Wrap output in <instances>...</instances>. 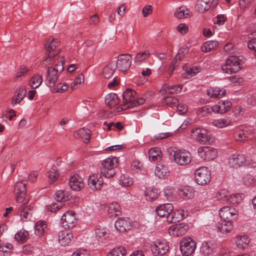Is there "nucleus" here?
Returning <instances> with one entry per match:
<instances>
[{
  "label": "nucleus",
  "instance_id": "1",
  "mask_svg": "<svg viewBox=\"0 0 256 256\" xmlns=\"http://www.w3.org/2000/svg\"><path fill=\"white\" fill-rule=\"evenodd\" d=\"M64 58L60 57L57 58L56 62H55L54 66L48 68L44 81L47 86L50 88H53L56 86L59 74L64 70Z\"/></svg>",
  "mask_w": 256,
  "mask_h": 256
},
{
  "label": "nucleus",
  "instance_id": "2",
  "mask_svg": "<svg viewBox=\"0 0 256 256\" xmlns=\"http://www.w3.org/2000/svg\"><path fill=\"white\" fill-rule=\"evenodd\" d=\"M174 206L172 204L167 203L160 204L156 209V212L158 216L160 217L166 218L168 223H176L180 220L183 219L184 216H181L180 218L176 216L177 214L173 212ZM179 214V212H177Z\"/></svg>",
  "mask_w": 256,
  "mask_h": 256
},
{
  "label": "nucleus",
  "instance_id": "3",
  "mask_svg": "<svg viewBox=\"0 0 256 256\" xmlns=\"http://www.w3.org/2000/svg\"><path fill=\"white\" fill-rule=\"evenodd\" d=\"M118 159L116 157H110L105 159L102 164L100 172L108 178L113 177L116 174L115 168L118 166Z\"/></svg>",
  "mask_w": 256,
  "mask_h": 256
},
{
  "label": "nucleus",
  "instance_id": "4",
  "mask_svg": "<svg viewBox=\"0 0 256 256\" xmlns=\"http://www.w3.org/2000/svg\"><path fill=\"white\" fill-rule=\"evenodd\" d=\"M191 132L192 137L201 144H209L214 142V137L205 129L196 128Z\"/></svg>",
  "mask_w": 256,
  "mask_h": 256
},
{
  "label": "nucleus",
  "instance_id": "5",
  "mask_svg": "<svg viewBox=\"0 0 256 256\" xmlns=\"http://www.w3.org/2000/svg\"><path fill=\"white\" fill-rule=\"evenodd\" d=\"M242 66L238 58L236 56H232L226 58L225 64L222 66V70L226 74H232L238 72Z\"/></svg>",
  "mask_w": 256,
  "mask_h": 256
},
{
  "label": "nucleus",
  "instance_id": "6",
  "mask_svg": "<svg viewBox=\"0 0 256 256\" xmlns=\"http://www.w3.org/2000/svg\"><path fill=\"white\" fill-rule=\"evenodd\" d=\"M194 177L198 184L200 186L206 185L210 181V172L207 167L199 168L195 170Z\"/></svg>",
  "mask_w": 256,
  "mask_h": 256
},
{
  "label": "nucleus",
  "instance_id": "7",
  "mask_svg": "<svg viewBox=\"0 0 256 256\" xmlns=\"http://www.w3.org/2000/svg\"><path fill=\"white\" fill-rule=\"evenodd\" d=\"M254 136V130L250 127H242L235 131L234 138L236 140L244 142L252 138Z\"/></svg>",
  "mask_w": 256,
  "mask_h": 256
},
{
  "label": "nucleus",
  "instance_id": "8",
  "mask_svg": "<svg viewBox=\"0 0 256 256\" xmlns=\"http://www.w3.org/2000/svg\"><path fill=\"white\" fill-rule=\"evenodd\" d=\"M196 242L190 238H184L180 243V249L182 254L186 256L192 254L196 248Z\"/></svg>",
  "mask_w": 256,
  "mask_h": 256
},
{
  "label": "nucleus",
  "instance_id": "9",
  "mask_svg": "<svg viewBox=\"0 0 256 256\" xmlns=\"http://www.w3.org/2000/svg\"><path fill=\"white\" fill-rule=\"evenodd\" d=\"M174 160L180 166H186L192 161V156L190 152L184 150H176L174 154Z\"/></svg>",
  "mask_w": 256,
  "mask_h": 256
},
{
  "label": "nucleus",
  "instance_id": "10",
  "mask_svg": "<svg viewBox=\"0 0 256 256\" xmlns=\"http://www.w3.org/2000/svg\"><path fill=\"white\" fill-rule=\"evenodd\" d=\"M132 57L129 54H120L116 64V68L121 72H126L131 66Z\"/></svg>",
  "mask_w": 256,
  "mask_h": 256
},
{
  "label": "nucleus",
  "instance_id": "11",
  "mask_svg": "<svg viewBox=\"0 0 256 256\" xmlns=\"http://www.w3.org/2000/svg\"><path fill=\"white\" fill-rule=\"evenodd\" d=\"M198 152L200 158L205 160H214L217 156L216 150L210 146H201L198 148Z\"/></svg>",
  "mask_w": 256,
  "mask_h": 256
},
{
  "label": "nucleus",
  "instance_id": "12",
  "mask_svg": "<svg viewBox=\"0 0 256 256\" xmlns=\"http://www.w3.org/2000/svg\"><path fill=\"white\" fill-rule=\"evenodd\" d=\"M59 42L54 38H49L45 46L46 50V53L48 52V56L46 58V61L48 62V60H51L55 56L58 54L59 50L58 51L55 48L58 46Z\"/></svg>",
  "mask_w": 256,
  "mask_h": 256
},
{
  "label": "nucleus",
  "instance_id": "13",
  "mask_svg": "<svg viewBox=\"0 0 256 256\" xmlns=\"http://www.w3.org/2000/svg\"><path fill=\"white\" fill-rule=\"evenodd\" d=\"M76 214L71 211H68L62 217L61 222L65 228H72L77 223L78 219L75 216Z\"/></svg>",
  "mask_w": 256,
  "mask_h": 256
},
{
  "label": "nucleus",
  "instance_id": "14",
  "mask_svg": "<svg viewBox=\"0 0 256 256\" xmlns=\"http://www.w3.org/2000/svg\"><path fill=\"white\" fill-rule=\"evenodd\" d=\"M26 184L22 181L18 182L14 186V193L18 202H22L26 195Z\"/></svg>",
  "mask_w": 256,
  "mask_h": 256
},
{
  "label": "nucleus",
  "instance_id": "15",
  "mask_svg": "<svg viewBox=\"0 0 256 256\" xmlns=\"http://www.w3.org/2000/svg\"><path fill=\"white\" fill-rule=\"evenodd\" d=\"M246 158L244 154H232L228 158V164L230 166L238 168L246 164Z\"/></svg>",
  "mask_w": 256,
  "mask_h": 256
},
{
  "label": "nucleus",
  "instance_id": "16",
  "mask_svg": "<svg viewBox=\"0 0 256 256\" xmlns=\"http://www.w3.org/2000/svg\"><path fill=\"white\" fill-rule=\"evenodd\" d=\"M238 215V211L234 208L226 206L222 208L220 212V218L224 220H232L235 219Z\"/></svg>",
  "mask_w": 256,
  "mask_h": 256
},
{
  "label": "nucleus",
  "instance_id": "17",
  "mask_svg": "<svg viewBox=\"0 0 256 256\" xmlns=\"http://www.w3.org/2000/svg\"><path fill=\"white\" fill-rule=\"evenodd\" d=\"M188 226L184 223H180L170 226L168 232L174 236H180L184 235L188 231Z\"/></svg>",
  "mask_w": 256,
  "mask_h": 256
},
{
  "label": "nucleus",
  "instance_id": "18",
  "mask_svg": "<svg viewBox=\"0 0 256 256\" xmlns=\"http://www.w3.org/2000/svg\"><path fill=\"white\" fill-rule=\"evenodd\" d=\"M88 184L92 190H100L104 184L102 178L98 174H92L89 176L88 180Z\"/></svg>",
  "mask_w": 256,
  "mask_h": 256
},
{
  "label": "nucleus",
  "instance_id": "19",
  "mask_svg": "<svg viewBox=\"0 0 256 256\" xmlns=\"http://www.w3.org/2000/svg\"><path fill=\"white\" fill-rule=\"evenodd\" d=\"M169 248L168 245L164 242L156 241L152 246V251L155 256L164 254Z\"/></svg>",
  "mask_w": 256,
  "mask_h": 256
},
{
  "label": "nucleus",
  "instance_id": "20",
  "mask_svg": "<svg viewBox=\"0 0 256 256\" xmlns=\"http://www.w3.org/2000/svg\"><path fill=\"white\" fill-rule=\"evenodd\" d=\"M132 226V222L130 218H121L117 220L114 224L116 230L120 232H125L130 230Z\"/></svg>",
  "mask_w": 256,
  "mask_h": 256
},
{
  "label": "nucleus",
  "instance_id": "21",
  "mask_svg": "<svg viewBox=\"0 0 256 256\" xmlns=\"http://www.w3.org/2000/svg\"><path fill=\"white\" fill-rule=\"evenodd\" d=\"M232 104L228 100H223L219 102L217 104L212 107V110L215 113L224 114L229 110Z\"/></svg>",
  "mask_w": 256,
  "mask_h": 256
},
{
  "label": "nucleus",
  "instance_id": "22",
  "mask_svg": "<svg viewBox=\"0 0 256 256\" xmlns=\"http://www.w3.org/2000/svg\"><path fill=\"white\" fill-rule=\"evenodd\" d=\"M69 184L72 190L79 191L84 186V180L78 174H74L70 178Z\"/></svg>",
  "mask_w": 256,
  "mask_h": 256
},
{
  "label": "nucleus",
  "instance_id": "23",
  "mask_svg": "<svg viewBox=\"0 0 256 256\" xmlns=\"http://www.w3.org/2000/svg\"><path fill=\"white\" fill-rule=\"evenodd\" d=\"M136 94V92L130 88H128L122 94L124 103L121 105V108L122 110H124L128 108L126 106H128L130 102L133 101L134 100L132 98H134Z\"/></svg>",
  "mask_w": 256,
  "mask_h": 256
},
{
  "label": "nucleus",
  "instance_id": "24",
  "mask_svg": "<svg viewBox=\"0 0 256 256\" xmlns=\"http://www.w3.org/2000/svg\"><path fill=\"white\" fill-rule=\"evenodd\" d=\"M233 224L231 220H222L216 224L218 231L222 234L230 232L233 229Z\"/></svg>",
  "mask_w": 256,
  "mask_h": 256
},
{
  "label": "nucleus",
  "instance_id": "25",
  "mask_svg": "<svg viewBox=\"0 0 256 256\" xmlns=\"http://www.w3.org/2000/svg\"><path fill=\"white\" fill-rule=\"evenodd\" d=\"M59 242L62 246H67L73 238L72 233L68 232L67 230H62L58 234Z\"/></svg>",
  "mask_w": 256,
  "mask_h": 256
},
{
  "label": "nucleus",
  "instance_id": "26",
  "mask_svg": "<svg viewBox=\"0 0 256 256\" xmlns=\"http://www.w3.org/2000/svg\"><path fill=\"white\" fill-rule=\"evenodd\" d=\"M212 5L210 0H198L195 8L198 12L202 13L212 8Z\"/></svg>",
  "mask_w": 256,
  "mask_h": 256
},
{
  "label": "nucleus",
  "instance_id": "27",
  "mask_svg": "<svg viewBox=\"0 0 256 256\" xmlns=\"http://www.w3.org/2000/svg\"><path fill=\"white\" fill-rule=\"evenodd\" d=\"M154 174L160 178H164L168 176L169 170L168 166L162 164H157Z\"/></svg>",
  "mask_w": 256,
  "mask_h": 256
},
{
  "label": "nucleus",
  "instance_id": "28",
  "mask_svg": "<svg viewBox=\"0 0 256 256\" xmlns=\"http://www.w3.org/2000/svg\"><path fill=\"white\" fill-rule=\"evenodd\" d=\"M32 210L33 206L30 204L28 205V202L21 204L19 208L20 216L26 219L31 216Z\"/></svg>",
  "mask_w": 256,
  "mask_h": 256
},
{
  "label": "nucleus",
  "instance_id": "29",
  "mask_svg": "<svg viewBox=\"0 0 256 256\" xmlns=\"http://www.w3.org/2000/svg\"><path fill=\"white\" fill-rule=\"evenodd\" d=\"M148 154L149 159L151 161L158 162L162 160V154L160 148H150L148 150Z\"/></svg>",
  "mask_w": 256,
  "mask_h": 256
},
{
  "label": "nucleus",
  "instance_id": "30",
  "mask_svg": "<svg viewBox=\"0 0 256 256\" xmlns=\"http://www.w3.org/2000/svg\"><path fill=\"white\" fill-rule=\"evenodd\" d=\"M120 100L118 96L114 93L107 94L105 98V103L110 108H114L118 105Z\"/></svg>",
  "mask_w": 256,
  "mask_h": 256
},
{
  "label": "nucleus",
  "instance_id": "31",
  "mask_svg": "<svg viewBox=\"0 0 256 256\" xmlns=\"http://www.w3.org/2000/svg\"><path fill=\"white\" fill-rule=\"evenodd\" d=\"M116 70V64L114 62L109 63L102 70V74L104 78H109L112 76Z\"/></svg>",
  "mask_w": 256,
  "mask_h": 256
},
{
  "label": "nucleus",
  "instance_id": "32",
  "mask_svg": "<svg viewBox=\"0 0 256 256\" xmlns=\"http://www.w3.org/2000/svg\"><path fill=\"white\" fill-rule=\"evenodd\" d=\"M74 136L83 138L84 142L88 143L90 137V131L88 128H81L74 132Z\"/></svg>",
  "mask_w": 256,
  "mask_h": 256
},
{
  "label": "nucleus",
  "instance_id": "33",
  "mask_svg": "<svg viewBox=\"0 0 256 256\" xmlns=\"http://www.w3.org/2000/svg\"><path fill=\"white\" fill-rule=\"evenodd\" d=\"M120 205L116 202H112L108 206V212L110 216H118L120 214Z\"/></svg>",
  "mask_w": 256,
  "mask_h": 256
},
{
  "label": "nucleus",
  "instance_id": "34",
  "mask_svg": "<svg viewBox=\"0 0 256 256\" xmlns=\"http://www.w3.org/2000/svg\"><path fill=\"white\" fill-rule=\"evenodd\" d=\"M206 94L212 98H220L226 94V90L218 88H210L206 90Z\"/></svg>",
  "mask_w": 256,
  "mask_h": 256
},
{
  "label": "nucleus",
  "instance_id": "35",
  "mask_svg": "<svg viewBox=\"0 0 256 256\" xmlns=\"http://www.w3.org/2000/svg\"><path fill=\"white\" fill-rule=\"evenodd\" d=\"M235 242L238 248L244 249L249 244L250 240L246 235L238 236L236 238Z\"/></svg>",
  "mask_w": 256,
  "mask_h": 256
},
{
  "label": "nucleus",
  "instance_id": "36",
  "mask_svg": "<svg viewBox=\"0 0 256 256\" xmlns=\"http://www.w3.org/2000/svg\"><path fill=\"white\" fill-rule=\"evenodd\" d=\"M95 235L98 240L102 241L108 237V234L106 228L97 226L95 228Z\"/></svg>",
  "mask_w": 256,
  "mask_h": 256
},
{
  "label": "nucleus",
  "instance_id": "37",
  "mask_svg": "<svg viewBox=\"0 0 256 256\" xmlns=\"http://www.w3.org/2000/svg\"><path fill=\"white\" fill-rule=\"evenodd\" d=\"M212 124L216 127L222 128L232 124V120L228 118L214 120Z\"/></svg>",
  "mask_w": 256,
  "mask_h": 256
},
{
  "label": "nucleus",
  "instance_id": "38",
  "mask_svg": "<svg viewBox=\"0 0 256 256\" xmlns=\"http://www.w3.org/2000/svg\"><path fill=\"white\" fill-rule=\"evenodd\" d=\"M218 43L216 40H210L204 42L201 46L202 50L208 52L218 47Z\"/></svg>",
  "mask_w": 256,
  "mask_h": 256
},
{
  "label": "nucleus",
  "instance_id": "39",
  "mask_svg": "<svg viewBox=\"0 0 256 256\" xmlns=\"http://www.w3.org/2000/svg\"><path fill=\"white\" fill-rule=\"evenodd\" d=\"M215 246L212 242H204L202 244L200 250L203 254H209L212 252Z\"/></svg>",
  "mask_w": 256,
  "mask_h": 256
},
{
  "label": "nucleus",
  "instance_id": "40",
  "mask_svg": "<svg viewBox=\"0 0 256 256\" xmlns=\"http://www.w3.org/2000/svg\"><path fill=\"white\" fill-rule=\"evenodd\" d=\"M34 228L35 234L38 236H41L46 232L47 226L44 221L40 220L36 223Z\"/></svg>",
  "mask_w": 256,
  "mask_h": 256
},
{
  "label": "nucleus",
  "instance_id": "41",
  "mask_svg": "<svg viewBox=\"0 0 256 256\" xmlns=\"http://www.w3.org/2000/svg\"><path fill=\"white\" fill-rule=\"evenodd\" d=\"M159 194L158 190L155 188H149L146 189L144 192L145 196L147 200H156Z\"/></svg>",
  "mask_w": 256,
  "mask_h": 256
},
{
  "label": "nucleus",
  "instance_id": "42",
  "mask_svg": "<svg viewBox=\"0 0 256 256\" xmlns=\"http://www.w3.org/2000/svg\"><path fill=\"white\" fill-rule=\"evenodd\" d=\"M29 234L26 230H19L18 232L15 236V240L18 242L24 243L28 239Z\"/></svg>",
  "mask_w": 256,
  "mask_h": 256
},
{
  "label": "nucleus",
  "instance_id": "43",
  "mask_svg": "<svg viewBox=\"0 0 256 256\" xmlns=\"http://www.w3.org/2000/svg\"><path fill=\"white\" fill-rule=\"evenodd\" d=\"M42 82V76L35 74L30 80V85L32 88H38Z\"/></svg>",
  "mask_w": 256,
  "mask_h": 256
},
{
  "label": "nucleus",
  "instance_id": "44",
  "mask_svg": "<svg viewBox=\"0 0 256 256\" xmlns=\"http://www.w3.org/2000/svg\"><path fill=\"white\" fill-rule=\"evenodd\" d=\"M174 16L178 18H186L189 15V10L184 6L178 8L174 13Z\"/></svg>",
  "mask_w": 256,
  "mask_h": 256
},
{
  "label": "nucleus",
  "instance_id": "45",
  "mask_svg": "<svg viewBox=\"0 0 256 256\" xmlns=\"http://www.w3.org/2000/svg\"><path fill=\"white\" fill-rule=\"evenodd\" d=\"M69 196L66 191L58 190L54 195V198L57 202H64L68 200Z\"/></svg>",
  "mask_w": 256,
  "mask_h": 256
},
{
  "label": "nucleus",
  "instance_id": "46",
  "mask_svg": "<svg viewBox=\"0 0 256 256\" xmlns=\"http://www.w3.org/2000/svg\"><path fill=\"white\" fill-rule=\"evenodd\" d=\"M180 196L184 198H190L194 196V189L188 186H186L180 190Z\"/></svg>",
  "mask_w": 256,
  "mask_h": 256
},
{
  "label": "nucleus",
  "instance_id": "47",
  "mask_svg": "<svg viewBox=\"0 0 256 256\" xmlns=\"http://www.w3.org/2000/svg\"><path fill=\"white\" fill-rule=\"evenodd\" d=\"M47 176L48 178V182L52 184L58 176V174L56 168L52 167L47 172Z\"/></svg>",
  "mask_w": 256,
  "mask_h": 256
},
{
  "label": "nucleus",
  "instance_id": "48",
  "mask_svg": "<svg viewBox=\"0 0 256 256\" xmlns=\"http://www.w3.org/2000/svg\"><path fill=\"white\" fill-rule=\"evenodd\" d=\"M126 254V250L123 246H118L113 248L108 254V256H124Z\"/></svg>",
  "mask_w": 256,
  "mask_h": 256
},
{
  "label": "nucleus",
  "instance_id": "49",
  "mask_svg": "<svg viewBox=\"0 0 256 256\" xmlns=\"http://www.w3.org/2000/svg\"><path fill=\"white\" fill-rule=\"evenodd\" d=\"M150 56V53L148 50H146L143 52H140L138 54L134 59L135 62H138V64H140L141 62L147 59Z\"/></svg>",
  "mask_w": 256,
  "mask_h": 256
},
{
  "label": "nucleus",
  "instance_id": "50",
  "mask_svg": "<svg viewBox=\"0 0 256 256\" xmlns=\"http://www.w3.org/2000/svg\"><path fill=\"white\" fill-rule=\"evenodd\" d=\"M163 102L167 106L173 108L177 106L178 102V100L176 97L166 96L164 98Z\"/></svg>",
  "mask_w": 256,
  "mask_h": 256
},
{
  "label": "nucleus",
  "instance_id": "51",
  "mask_svg": "<svg viewBox=\"0 0 256 256\" xmlns=\"http://www.w3.org/2000/svg\"><path fill=\"white\" fill-rule=\"evenodd\" d=\"M230 193L226 189L220 190L216 194V198L218 200H223L228 202Z\"/></svg>",
  "mask_w": 256,
  "mask_h": 256
},
{
  "label": "nucleus",
  "instance_id": "52",
  "mask_svg": "<svg viewBox=\"0 0 256 256\" xmlns=\"http://www.w3.org/2000/svg\"><path fill=\"white\" fill-rule=\"evenodd\" d=\"M120 180L121 185L124 186H129L133 184L132 179L127 175L123 174L121 176Z\"/></svg>",
  "mask_w": 256,
  "mask_h": 256
},
{
  "label": "nucleus",
  "instance_id": "53",
  "mask_svg": "<svg viewBox=\"0 0 256 256\" xmlns=\"http://www.w3.org/2000/svg\"><path fill=\"white\" fill-rule=\"evenodd\" d=\"M182 88L183 86L182 84L166 86V90L168 91V93L172 94L180 92L182 91Z\"/></svg>",
  "mask_w": 256,
  "mask_h": 256
},
{
  "label": "nucleus",
  "instance_id": "54",
  "mask_svg": "<svg viewBox=\"0 0 256 256\" xmlns=\"http://www.w3.org/2000/svg\"><path fill=\"white\" fill-rule=\"evenodd\" d=\"M242 199L240 194H236L228 196L226 204H237L242 201Z\"/></svg>",
  "mask_w": 256,
  "mask_h": 256
},
{
  "label": "nucleus",
  "instance_id": "55",
  "mask_svg": "<svg viewBox=\"0 0 256 256\" xmlns=\"http://www.w3.org/2000/svg\"><path fill=\"white\" fill-rule=\"evenodd\" d=\"M12 250V246L10 243H7L5 244H0V254H4L5 253H10Z\"/></svg>",
  "mask_w": 256,
  "mask_h": 256
},
{
  "label": "nucleus",
  "instance_id": "56",
  "mask_svg": "<svg viewBox=\"0 0 256 256\" xmlns=\"http://www.w3.org/2000/svg\"><path fill=\"white\" fill-rule=\"evenodd\" d=\"M145 102V99L143 98H140L137 100H134L132 102H130L128 106H126L127 108H132L134 106H136L140 104H142L144 103Z\"/></svg>",
  "mask_w": 256,
  "mask_h": 256
},
{
  "label": "nucleus",
  "instance_id": "57",
  "mask_svg": "<svg viewBox=\"0 0 256 256\" xmlns=\"http://www.w3.org/2000/svg\"><path fill=\"white\" fill-rule=\"evenodd\" d=\"M174 192V190L171 187H166L164 190V195L168 200L172 198Z\"/></svg>",
  "mask_w": 256,
  "mask_h": 256
},
{
  "label": "nucleus",
  "instance_id": "58",
  "mask_svg": "<svg viewBox=\"0 0 256 256\" xmlns=\"http://www.w3.org/2000/svg\"><path fill=\"white\" fill-rule=\"evenodd\" d=\"M14 94L20 96L21 100H23L26 94V90L24 86H20L16 88Z\"/></svg>",
  "mask_w": 256,
  "mask_h": 256
},
{
  "label": "nucleus",
  "instance_id": "59",
  "mask_svg": "<svg viewBox=\"0 0 256 256\" xmlns=\"http://www.w3.org/2000/svg\"><path fill=\"white\" fill-rule=\"evenodd\" d=\"M244 184L246 186H250L254 182V178L250 174H246L243 178Z\"/></svg>",
  "mask_w": 256,
  "mask_h": 256
},
{
  "label": "nucleus",
  "instance_id": "60",
  "mask_svg": "<svg viewBox=\"0 0 256 256\" xmlns=\"http://www.w3.org/2000/svg\"><path fill=\"white\" fill-rule=\"evenodd\" d=\"M60 85L61 84H60L59 85H58L56 88L55 86L53 87L54 92L62 93L68 90V86L67 84H65L62 86Z\"/></svg>",
  "mask_w": 256,
  "mask_h": 256
},
{
  "label": "nucleus",
  "instance_id": "61",
  "mask_svg": "<svg viewBox=\"0 0 256 256\" xmlns=\"http://www.w3.org/2000/svg\"><path fill=\"white\" fill-rule=\"evenodd\" d=\"M177 111L180 114H184L188 111V106L184 104H178L176 106Z\"/></svg>",
  "mask_w": 256,
  "mask_h": 256
},
{
  "label": "nucleus",
  "instance_id": "62",
  "mask_svg": "<svg viewBox=\"0 0 256 256\" xmlns=\"http://www.w3.org/2000/svg\"><path fill=\"white\" fill-rule=\"evenodd\" d=\"M177 30L182 34H184L188 32V28L187 24H180L178 25Z\"/></svg>",
  "mask_w": 256,
  "mask_h": 256
},
{
  "label": "nucleus",
  "instance_id": "63",
  "mask_svg": "<svg viewBox=\"0 0 256 256\" xmlns=\"http://www.w3.org/2000/svg\"><path fill=\"white\" fill-rule=\"evenodd\" d=\"M152 12V6L150 5H146L142 9V14L144 17L148 16Z\"/></svg>",
  "mask_w": 256,
  "mask_h": 256
},
{
  "label": "nucleus",
  "instance_id": "64",
  "mask_svg": "<svg viewBox=\"0 0 256 256\" xmlns=\"http://www.w3.org/2000/svg\"><path fill=\"white\" fill-rule=\"evenodd\" d=\"M248 47L250 50H254V52H256V38L248 41Z\"/></svg>",
  "mask_w": 256,
  "mask_h": 256
}]
</instances>
